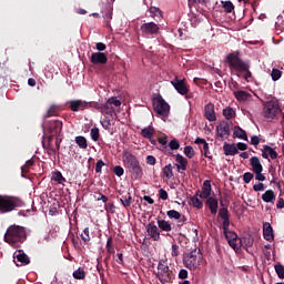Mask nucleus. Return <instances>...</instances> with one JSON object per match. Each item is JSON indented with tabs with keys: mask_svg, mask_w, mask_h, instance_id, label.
<instances>
[{
	"mask_svg": "<svg viewBox=\"0 0 284 284\" xmlns=\"http://www.w3.org/2000/svg\"><path fill=\"white\" fill-rule=\"evenodd\" d=\"M146 163L148 165H156V158H154L153 155L146 156Z\"/></svg>",
	"mask_w": 284,
	"mask_h": 284,
	"instance_id": "62",
	"label": "nucleus"
},
{
	"mask_svg": "<svg viewBox=\"0 0 284 284\" xmlns=\"http://www.w3.org/2000/svg\"><path fill=\"white\" fill-rule=\"evenodd\" d=\"M226 63L231 72H236V77H241V74L244 72L245 81H250V79H252V71H250V65L247 62L241 59V52L233 51L229 53L226 57Z\"/></svg>",
	"mask_w": 284,
	"mask_h": 284,
	"instance_id": "1",
	"label": "nucleus"
},
{
	"mask_svg": "<svg viewBox=\"0 0 284 284\" xmlns=\"http://www.w3.org/2000/svg\"><path fill=\"white\" fill-rule=\"evenodd\" d=\"M166 215L169 216V219H174L176 221V227L179 230H181L183 227L184 223L187 222V217L185 215L181 214L176 210L168 211Z\"/></svg>",
	"mask_w": 284,
	"mask_h": 284,
	"instance_id": "11",
	"label": "nucleus"
},
{
	"mask_svg": "<svg viewBox=\"0 0 284 284\" xmlns=\"http://www.w3.org/2000/svg\"><path fill=\"white\" fill-rule=\"evenodd\" d=\"M281 114V105L276 100H270L263 104V116L270 123Z\"/></svg>",
	"mask_w": 284,
	"mask_h": 284,
	"instance_id": "6",
	"label": "nucleus"
},
{
	"mask_svg": "<svg viewBox=\"0 0 284 284\" xmlns=\"http://www.w3.org/2000/svg\"><path fill=\"white\" fill-rule=\"evenodd\" d=\"M23 200L20 197L0 194V214H9V212H14L17 207H23Z\"/></svg>",
	"mask_w": 284,
	"mask_h": 284,
	"instance_id": "4",
	"label": "nucleus"
},
{
	"mask_svg": "<svg viewBox=\"0 0 284 284\" xmlns=\"http://www.w3.org/2000/svg\"><path fill=\"white\" fill-rule=\"evenodd\" d=\"M113 172L116 176H123L125 171L122 169L121 165H116L114 166Z\"/></svg>",
	"mask_w": 284,
	"mask_h": 284,
	"instance_id": "56",
	"label": "nucleus"
},
{
	"mask_svg": "<svg viewBox=\"0 0 284 284\" xmlns=\"http://www.w3.org/2000/svg\"><path fill=\"white\" fill-rule=\"evenodd\" d=\"M61 130H63V122L59 120L51 121L47 128V132L54 136H59V134H61Z\"/></svg>",
	"mask_w": 284,
	"mask_h": 284,
	"instance_id": "14",
	"label": "nucleus"
},
{
	"mask_svg": "<svg viewBox=\"0 0 284 284\" xmlns=\"http://www.w3.org/2000/svg\"><path fill=\"white\" fill-rule=\"evenodd\" d=\"M68 105L71 112H83V110H88V102L84 100H71L68 102Z\"/></svg>",
	"mask_w": 284,
	"mask_h": 284,
	"instance_id": "13",
	"label": "nucleus"
},
{
	"mask_svg": "<svg viewBox=\"0 0 284 284\" xmlns=\"http://www.w3.org/2000/svg\"><path fill=\"white\" fill-rule=\"evenodd\" d=\"M193 83H195V85H207V80L203 79V78H194L193 79Z\"/></svg>",
	"mask_w": 284,
	"mask_h": 284,
	"instance_id": "53",
	"label": "nucleus"
},
{
	"mask_svg": "<svg viewBox=\"0 0 284 284\" xmlns=\"http://www.w3.org/2000/svg\"><path fill=\"white\" fill-rule=\"evenodd\" d=\"M263 171H255V179L256 181H265V175L262 173Z\"/></svg>",
	"mask_w": 284,
	"mask_h": 284,
	"instance_id": "60",
	"label": "nucleus"
},
{
	"mask_svg": "<svg viewBox=\"0 0 284 284\" xmlns=\"http://www.w3.org/2000/svg\"><path fill=\"white\" fill-rule=\"evenodd\" d=\"M219 216L222 219V221L230 219V211L227 210V207L220 209Z\"/></svg>",
	"mask_w": 284,
	"mask_h": 284,
	"instance_id": "44",
	"label": "nucleus"
},
{
	"mask_svg": "<svg viewBox=\"0 0 284 284\" xmlns=\"http://www.w3.org/2000/svg\"><path fill=\"white\" fill-rule=\"evenodd\" d=\"M99 136H101V134L99 133V128L91 129L92 141H99Z\"/></svg>",
	"mask_w": 284,
	"mask_h": 284,
	"instance_id": "51",
	"label": "nucleus"
},
{
	"mask_svg": "<svg viewBox=\"0 0 284 284\" xmlns=\"http://www.w3.org/2000/svg\"><path fill=\"white\" fill-rule=\"evenodd\" d=\"M162 174L165 179H172L174 176V166L168 164L162 169Z\"/></svg>",
	"mask_w": 284,
	"mask_h": 284,
	"instance_id": "32",
	"label": "nucleus"
},
{
	"mask_svg": "<svg viewBox=\"0 0 284 284\" xmlns=\"http://www.w3.org/2000/svg\"><path fill=\"white\" fill-rule=\"evenodd\" d=\"M222 230H223V233L230 232V217L226 220H223Z\"/></svg>",
	"mask_w": 284,
	"mask_h": 284,
	"instance_id": "57",
	"label": "nucleus"
},
{
	"mask_svg": "<svg viewBox=\"0 0 284 284\" xmlns=\"http://www.w3.org/2000/svg\"><path fill=\"white\" fill-rule=\"evenodd\" d=\"M234 97L237 101H246L247 100V92L245 91H234Z\"/></svg>",
	"mask_w": 284,
	"mask_h": 284,
	"instance_id": "40",
	"label": "nucleus"
},
{
	"mask_svg": "<svg viewBox=\"0 0 284 284\" xmlns=\"http://www.w3.org/2000/svg\"><path fill=\"white\" fill-rule=\"evenodd\" d=\"M203 151L205 159H210V161H212V155H210V144L207 142L204 143Z\"/></svg>",
	"mask_w": 284,
	"mask_h": 284,
	"instance_id": "52",
	"label": "nucleus"
},
{
	"mask_svg": "<svg viewBox=\"0 0 284 284\" xmlns=\"http://www.w3.org/2000/svg\"><path fill=\"white\" fill-rule=\"evenodd\" d=\"M120 201L123 207H130V205H132V195H130V193H128L126 195H122Z\"/></svg>",
	"mask_w": 284,
	"mask_h": 284,
	"instance_id": "36",
	"label": "nucleus"
},
{
	"mask_svg": "<svg viewBox=\"0 0 284 284\" xmlns=\"http://www.w3.org/2000/svg\"><path fill=\"white\" fill-rule=\"evenodd\" d=\"M111 104H109L108 102L102 104L100 112L102 114H108L109 116H113L114 115V109L110 106Z\"/></svg>",
	"mask_w": 284,
	"mask_h": 284,
	"instance_id": "34",
	"label": "nucleus"
},
{
	"mask_svg": "<svg viewBox=\"0 0 284 284\" xmlns=\"http://www.w3.org/2000/svg\"><path fill=\"white\" fill-rule=\"evenodd\" d=\"M184 154L187 156V159H194V148L191 145L184 148Z\"/></svg>",
	"mask_w": 284,
	"mask_h": 284,
	"instance_id": "46",
	"label": "nucleus"
},
{
	"mask_svg": "<svg viewBox=\"0 0 284 284\" xmlns=\"http://www.w3.org/2000/svg\"><path fill=\"white\" fill-rule=\"evenodd\" d=\"M83 243H90V227H85L81 234Z\"/></svg>",
	"mask_w": 284,
	"mask_h": 284,
	"instance_id": "43",
	"label": "nucleus"
},
{
	"mask_svg": "<svg viewBox=\"0 0 284 284\" xmlns=\"http://www.w3.org/2000/svg\"><path fill=\"white\" fill-rule=\"evenodd\" d=\"M102 104L99 102H88V108H94V110H100L101 111Z\"/></svg>",
	"mask_w": 284,
	"mask_h": 284,
	"instance_id": "61",
	"label": "nucleus"
},
{
	"mask_svg": "<svg viewBox=\"0 0 284 284\" xmlns=\"http://www.w3.org/2000/svg\"><path fill=\"white\" fill-rule=\"evenodd\" d=\"M106 103L109 105H114L115 108H121V100L116 99V97L110 98Z\"/></svg>",
	"mask_w": 284,
	"mask_h": 284,
	"instance_id": "47",
	"label": "nucleus"
},
{
	"mask_svg": "<svg viewBox=\"0 0 284 284\" xmlns=\"http://www.w3.org/2000/svg\"><path fill=\"white\" fill-rule=\"evenodd\" d=\"M73 278L77 281H83V278H85V270H83V267H79L73 272Z\"/></svg>",
	"mask_w": 284,
	"mask_h": 284,
	"instance_id": "37",
	"label": "nucleus"
},
{
	"mask_svg": "<svg viewBox=\"0 0 284 284\" xmlns=\"http://www.w3.org/2000/svg\"><path fill=\"white\" fill-rule=\"evenodd\" d=\"M154 112L160 116H168L170 114V104L163 100V98L158 99L153 102Z\"/></svg>",
	"mask_w": 284,
	"mask_h": 284,
	"instance_id": "9",
	"label": "nucleus"
},
{
	"mask_svg": "<svg viewBox=\"0 0 284 284\" xmlns=\"http://www.w3.org/2000/svg\"><path fill=\"white\" fill-rule=\"evenodd\" d=\"M224 236L233 250H239L241 247V240H239V235L234 231L224 232Z\"/></svg>",
	"mask_w": 284,
	"mask_h": 284,
	"instance_id": "12",
	"label": "nucleus"
},
{
	"mask_svg": "<svg viewBox=\"0 0 284 284\" xmlns=\"http://www.w3.org/2000/svg\"><path fill=\"white\" fill-rule=\"evenodd\" d=\"M52 181H55L57 183H63L65 181V178H63V174L58 171L52 174Z\"/></svg>",
	"mask_w": 284,
	"mask_h": 284,
	"instance_id": "42",
	"label": "nucleus"
},
{
	"mask_svg": "<svg viewBox=\"0 0 284 284\" xmlns=\"http://www.w3.org/2000/svg\"><path fill=\"white\" fill-rule=\"evenodd\" d=\"M158 278L162 284L172 283L174 281V272L170 270L168 264L160 262L158 264Z\"/></svg>",
	"mask_w": 284,
	"mask_h": 284,
	"instance_id": "7",
	"label": "nucleus"
},
{
	"mask_svg": "<svg viewBox=\"0 0 284 284\" xmlns=\"http://www.w3.org/2000/svg\"><path fill=\"white\" fill-rule=\"evenodd\" d=\"M202 258L203 254L201 253V248H195L184 255L183 263L187 270L194 272L195 270H199V267L201 266Z\"/></svg>",
	"mask_w": 284,
	"mask_h": 284,
	"instance_id": "5",
	"label": "nucleus"
},
{
	"mask_svg": "<svg viewBox=\"0 0 284 284\" xmlns=\"http://www.w3.org/2000/svg\"><path fill=\"white\" fill-rule=\"evenodd\" d=\"M271 77H272L273 81H278V79H281V77H283V72L278 69H273L271 72Z\"/></svg>",
	"mask_w": 284,
	"mask_h": 284,
	"instance_id": "45",
	"label": "nucleus"
},
{
	"mask_svg": "<svg viewBox=\"0 0 284 284\" xmlns=\"http://www.w3.org/2000/svg\"><path fill=\"white\" fill-rule=\"evenodd\" d=\"M221 4L224 9V12H226L227 14L234 12V3H232V1H221Z\"/></svg>",
	"mask_w": 284,
	"mask_h": 284,
	"instance_id": "35",
	"label": "nucleus"
},
{
	"mask_svg": "<svg viewBox=\"0 0 284 284\" xmlns=\"http://www.w3.org/2000/svg\"><path fill=\"white\" fill-rule=\"evenodd\" d=\"M155 132L156 131L154 130V128L152 125H149L142 129L140 134L141 136H143V139H152Z\"/></svg>",
	"mask_w": 284,
	"mask_h": 284,
	"instance_id": "30",
	"label": "nucleus"
},
{
	"mask_svg": "<svg viewBox=\"0 0 284 284\" xmlns=\"http://www.w3.org/2000/svg\"><path fill=\"white\" fill-rule=\"evenodd\" d=\"M104 23L106 28H112L110 21H112V10L105 9V13L103 14Z\"/></svg>",
	"mask_w": 284,
	"mask_h": 284,
	"instance_id": "38",
	"label": "nucleus"
},
{
	"mask_svg": "<svg viewBox=\"0 0 284 284\" xmlns=\"http://www.w3.org/2000/svg\"><path fill=\"white\" fill-rule=\"evenodd\" d=\"M122 159L124 166L126 168V170H129L133 179H143V168H141V163L139 162L136 156H134V154L124 151Z\"/></svg>",
	"mask_w": 284,
	"mask_h": 284,
	"instance_id": "3",
	"label": "nucleus"
},
{
	"mask_svg": "<svg viewBox=\"0 0 284 284\" xmlns=\"http://www.w3.org/2000/svg\"><path fill=\"white\" fill-rule=\"evenodd\" d=\"M179 278H181L182 281H185V278H187V270L182 268V270L179 272Z\"/></svg>",
	"mask_w": 284,
	"mask_h": 284,
	"instance_id": "63",
	"label": "nucleus"
},
{
	"mask_svg": "<svg viewBox=\"0 0 284 284\" xmlns=\"http://www.w3.org/2000/svg\"><path fill=\"white\" fill-rule=\"evenodd\" d=\"M104 210L109 212V214H114V212H116V206H114V203L108 202L104 204Z\"/></svg>",
	"mask_w": 284,
	"mask_h": 284,
	"instance_id": "48",
	"label": "nucleus"
},
{
	"mask_svg": "<svg viewBox=\"0 0 284 284\" xmlns=\"http://www.w3.org/2000/svg\"><path fill=\"white\" fill-rule=\"evenodd\" d=\"M159 196H160V199H162V201H168V199H169L168 191H165L164 189H160Z\"/></svg>",
	"mask_w": 284,
	"mask_h": 284,
	"instance_id": "59",
	"label": "nucleus"
},
{
	"mask_svg": "<svg viewBox=\"0 0 284 284\" xmlns=\"http://www.w3.org/2000/svg\"><path fill=\"white\" fill-rule=\"evenodd\" d=\"M103 165H105V162L103 160H99L95 164V172L97 174L101 173V170H103Z\"/></svg>",
	"mask_w": 284,
	"mask_h": 284,
	"instance_id": "58",
	"label": "nucleus"
},
{
	"mask_svg": "<svg viewBox=\"0 0 284 284\" xmlns=\"http://www.w3.org/2000/svg\"><path fill=\"white\" fill-rule=\"evenodd\" d=\"M206 205L211 214L215 215L219 212V200L216 197H206Z\"/></svg>",
	"mask_w": 284,
	"mask_h": 284,
	"instance_id": "20",
	"label": "nucleus"
},
{
	"mask_svg": "<svg viewBox=\"0 0 284 284\" xmlns=\"http://www.w3.org/2000/svg\"><path fill=\"white\" fill-rule=\"evenodd\" d=\"M171 84L176 90L178 94H181L182 97H185V94H189L190 92V87H187V82L185 81V79L181 80L175 77V79L171 81Z\"/></svg>",
	"mask_w": 284,
	"mask_h": 284,
	"instance_id": "10",
	"label": "nucleus"
},
{
	"mask_svg": "<svg viewBox=\"0 0 284 284\" xmlns=\"http://www.w3.org/2000/svg\"><path fill=\"white\" fill-rule=\"evenodd\" d=\"M254 192H265V184L263 183H257L253 185Z\"/></svg>",
	"mask_w": 284,
	"mask_h": 284,
	"instance_id": "54",
	"label": "nucleus"
},
{
	"mask_svg": "<svg viewBox=\"0 0 284 284\" xmlns=\"http://www.w3.org/2000/svg\"><path fill=\"white\" fill-rule=\"evenodd\" d=\"M204 112H205V119L207 121L214 122L216 121V113L214 112V104L209 103L204 106Z\"/></svg>",
	"mask_w": 284,
	"mask_h": 284,
	"instance_id": "21",
	"label": "nucleus"
},
{
	"mask_svg": "<svg viewBox=\"0 0 284 284\" xmlns=\"http://www.w3.org/2000/svg\"><path fill=\"white\" fill-rule=\"evenodd\" d=\"M60 109L57 104H52L43 115V119H50L51 116H59Z\"/></svg>",
	"mask_w": 284,
	"mask_h": 284,
	"instance_id": "28",
	"label": "nucleus"
},
{
	"mask_svg": "<svg viewBox=\"0 0 284 284\" xmlns=\"http://www.w3.org/2000/svg\"><path fill=\"white\" fill-rule=\"evenodd\" d=\"M264 150L262 151L263 159H271L274 161V159H278V153L270 145H264Z\"/></svg>",
	"mask_w": 284,
	"mask_h": 284,
	"instance_id": "19",
	"label": "nucleus"
},
{
	"mask_svg": "<svg viewBox=\"0 0 284 284\" xmlns=\"http://www.w3.org/2000/svg\"><path fill=\"white\" fill-rule=\"evenodd\" d=\"M212 194V184L209 180H205L202 185V193L200 194V199H210Z\"/></svg>",
	"mask_w": 284,
	"mask_h": 284,
	"instance_id": "23",
	"label": "nucleus"
},
{
	"mask_svg": "<svg viewBox=\"0 0 284 284\" xmlns=\"http://www.w3.org/2000/svg\"><path fill=\"white\" fill-rule=\"evenodd\" d=\"M233 139H242V141H247V132L241 129V126L235 125L233 132Z\"/></svg>",
	"mask_w": 284,
	"mask_h": 284,
	"instance_id": "27",
	"label": "nucleus"
},
{
	"mask_svg": "<svg viewBox=\"0 0 284 284\" xmlns=\"http://www.w3.org/2000/svg\"><path fill=\"white\" fill-rule=\"evenodd\" d=\"M275 272H276L278 278H284V266H283V264H276L275 265Z\"/></svg>",
	"mask_w": 284,
	"mask_h": 284,
	"instance_id": "49",
	"label": "nucleus"
},
{
	"mask_svg": "<svg viewBox=\"0 0 284 284\" xmlns=\"http://www.w3.org/2000/svg\"><path fill=\"white\" fill-rule=\"evenodd\" d=\"M146 232L151 239L154 241H160L161 239V231H159V226L154 222H150L146 225Z\"/></svg>",
	"mask_w": 284,
	"mask_h": 284,
	"instance_id": "16",
	"label": "nucleus"
},
{
	"mask_svg": "<svg viewBox=\"0 0 284 284\" xmlns=\"http://www.w3.org/2000/svg\"><path fill=\"white\" fill-rule=\"evenodd\" d=\"M191 203L193 207H196L197 210H201L203 207V202L199 197H196V195L191 197Z\"/></svg>",
	"mask_w": 284,
	"mask_h": 284,
	"instance_id": "41",
	"label": "nucleus"
},
{
	"mask_svg": "<svg viewBox=\"0 0 284 284\" xmlns=\"http://www.w3.org/2000/svg\"><path fill=\"white\" fill-rule=\"evenodd\" d=\"M216 132L217 136L223 139L224 136H230V122L227 121H222L217 126H216Z\"/></svg>",
	"mask_w": 284,
	"mask_h": 284,
	"instance_id": "17",
	"label": "nucleus"
},
{
	"mask_svg": "<svg viewBox=\"0 0 284 284\" xmlns=\"http://www.w3.org/2000/svg\"><path fill=\"white\" fill-rule=\"evenodd\" d=\"M262 201H264V203H272V205H274L276 201V193H274L273 190L265 191L262 194Z\"/></svg>",
	"mask_w": 284,
	"mask_h": 284,
	"instance_id": "25",
	"label": "nucleus"
},
{
	"mask_svg": "<svg viewBox=\"0 0 284 284\" xmlns=\"http://www.w3.org/2000/svg\"><path fill=\"white\" fill-rule=\"evenodd\" d=\"M14 258H17L18 263H20L17 264L18 267H21V265H30V257H28L23 251H18V254L14 256Z\"/></svg>",
	"mask_w": 284,
	"mask_h": 284,
	"instance_id": "26",
	"label": "nucleus"
},
{
	"mask_svg": "<svg viewBox=\"0 0 284 284\" xmlns=\"http://www.w3.org/2000/svg\"><path fill=\"white\" fill-rule=\"evenodd\" d=\"M176 164L175 168L178 169V172H185L187 170V159H185L183 155L178 154L175 158Z\"/></svg>",
	"mask_w": 284,
	"mask_h": 284,
	"instance_id": "22",
	"label": "nucleus"
},
{
	"mask_svg": "<svg viewBox=\"0 0 284 284\" xmlns=\"http://www.w3.org/2000/svg\"><path fill=\"white\" fill-rule=\"evenodd\" d=\"M27 239L26 227L14 224L9 226L4 234V242L12 245V247H19V244L26 243Z\"/></svg>",
	"mask_w": 284,
	"mask_h": 284,
	"instance_id": "2",
	"label": "nucleus"
},
{
	"mask_svg": "<svg viewBox=\"0 0 284 284\" xmlns=\"http://www.w3.org/2000/svg\"><path fill=\"white\" fill-rule=\"evenodd\" d=\"M90 62L93 65H105L108 63V55L101 51L91 54Z\"/></svg>",
	"mask_w": 284,
	"mask_h": 284,
	"instance_id": "15",
	"label": "nucleus"
},
{
	"mask_svg": "<svg viewBox=\"0 0 284 284\" xmlns=\"http://www.w3.org/2000/svg\"><path fill=\"white\" fill-rule=\"evenodd\" d=\"M250 161L253 172H263V164H261V160L257 156L251 158Z\"/></svg>",
	"mask_w": 284,
	"mask_h": 284,
	"instance_id": "29",
	"label": "nucleus"
},
{
	"mask_svg": "<svg viewBox=\"0 0 284 284\" xmlns=\"http://www.w3.org/2000/svg\"><path fill=\"white\" fill-rule=\"evenodd\" d=\"M75 143L81 150H88V140L83 135L75 136Z\"/></svg>",
	"mask_w": 284,
	"mask_h": 284,
	"instance_id": "33",
	"label": "nucleus"
},
{
	"mask_svg": "<svg viewBox=\"0 0 284 284\" xmlns=\"http://www.w3.org/2000/svg\"><path fill=\"white\" fill-rule=\"evenodd\" d=\"M171 256H179V245L172 244Z\"/></svg>",
	"mask_w": 284,
	"mask_h": 284,
	"instance_id": "64",
	"label": "nucleus"
},
{
	"mask_svg": "<svg viewBox=\"0 0 284 284\" xmlns=\"http://www.w3.org/2000/svg\"><path fill=\"white\" fill-rule=\"evenodd\" d=\"M142 37L150 39V37H156L161 31V28L155 22H145L140 27Z\"/></svg>",
	"mask_w": 284,
	"mask_h": 284,
	"instance_id": "8",
	"label": "nucleus"
},
{
	"mask_svg": "<svg viewBox=\"0 0 284 284\" xmlns=\"http://www.w3.org/2000/svg\"><path fill=\"white\" fill-rule=\"evenodd\" d=\"M169 148L170 150H179V148H181V143H179V140L173 139L169 143Z\"/></svg>",
	"mask_w": 284,
	"mask_h": 284,
	"instance_id": "50",
	"label": "nucleus"
},
{
	"mask_svg": "<svg viewBox=\"0 0 284 284\" xmlns=\"http://www.w3.org/2000/svg\"><path fill=\"white\" fill-rule=\"evenodd\" d=\"M223 115L225 116V119H227V121H230V119H234L236 112L232 108H226L223 110Z\"/></svg>",
	"mask_w": 284,
	"mask_h": 284,
	"instance_id": "39",
	"label": "nucleus"
},
{
	"mask_svg": "<svg viewBox=\"0 0 284 284\" xmlns=\"http://www.w3.org/2000/svg\"><path fill=\"white\" fill-rule=\"evenodd\" d=\"M158 227L162 230V232H172V223L165 220H158Z\"/></svg>",
	"mask_w": 284,
	"mask_h": 284,
	"instance_id": "31",
	"label": "nucleus"
},
{
	"mask_svg": "<svg viewBox=\"0 0 284 284\" xmlns=\"http://www.w3.org/2000/svg\"><path fill=\"white\" fill-rule=\"evenodd\" d=\"M263 237L265 239V241H268V243H272V241H274V229L268 222L263 224Z\"/></svg>",
	"mask_w": 284,
	"mask_h": 284,
	"instance_id": "18",
	"label": "nucleus"
},
{
	"mask_svg": "<svg viewBox=\"0 0 284 284\" xmlns=\"http://www.w3.org/2000/svg\"><path fill=\"white\" fill-rule=\"evenodd\" d=\"M224 154L225 156H235V154H239V149L234 144H230L227 142L223 145Z\"/></svg>",
	"mask_w": 284,
	"mask_h": 284,
	"instance_id": "24",
	"label": "nucleus"
},
{
	"mask_svg": "<svg viewBox=\"0 0 284 284\" xmlns=\"http://www.w3.org/2000/svg\"><path fill=\"white\" fill-rule=\"evenodd\" d=\"M252 179H254V174L246 172L243 174V181L244 183H251Z\"/></svg>",
	"mask_w": 284,
	"mask_h": 284,
	"instance_id": "55",
	"label": "nucleus"
}]
</instances>
